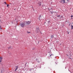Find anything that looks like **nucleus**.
Returning a JSON list of instances; mask_svg holds the SVG:
<instances>
[{
  "instance_id": "1",
  "label": "nucleus",
  "mask_w": 73,
  "mask_h": 73,
  "mask_svg": "<svg viewBox=\"0 0 73 73\" xmlns=\"http://www.w3.org/2000/svg\"><path fill=\"white\" fill-rule=\"evenodd\" d=\"M21 25L22 27H24V26H27V25H26V24L25 23V22L24 23H22L21 24Z\"/></svg>"
},
{
  "instance_id": "2",
  "label": "nucleus",
  "mask_w": 73,
  "mask_h": 73,
  "mask_svg": "<svg viewBox=\"0 0 73 73\" xmlns=\"http://www.w3.org/2000/svg\"><path fill=\"white\" fill-rule=\"evenodd\" d=\"M25 24H26V25H28L29 24H31V21H28V22H25Z\"/></svg>"
},
{
  "instance_id": "3",
  "label": "nucleus",
  "mask_w": 73,
  "mask_h": 73,
  "mask_svg": "<svg viewBox=\"0 0 73 73\" xmlns=\"http://www.w3.org/2000/svg\"><path fill=\"white\" fill-rule=\"evenodd\" d=\"M65 0H61L60 1V3H62V4H64V3H65Z\"/></svg>"
},
{
  "instance_id": "4",
  "label": "nucleus",
  "mask_w": 73,
  "mask_h": 73,
  "mask_svg": "<svg viewBox=\"0 0 73 73\" xmlns=\"http://www.w3.org/2000/svg\"><path fill=\"white\" fill-rule=\"evenodd\" d=\"M36 32L38 33L39 32V28L38 27H37L36 29Z\"/></svg>"
},
{
  "instance_id": "5",
  "label": "nucleus",
  "mask_w": 73,
  "mask_h": 73,
  "mask_svg": "<svg viewBox=\"0 0 73 73\" xmlns=\"http://www.w3.org/2000/svg\"><path fill=\"white\" fill-rule=\"evenodd\" d=\"M38 4L39 5V6H41V4H42V3L41 2L39 1V2L38 3Z\"/></svg>"
},
{
  "instance_id": "6",
  "label": "nucleus",
  "mask_w": 73,
  "mask_h": 73,
  "mask_svg": "<svg viewBox=\"0 0 73 73\" xmlns=\"http://www.w3.org/2000/svg\"><path fill=\"white\" fill-rule=\"evenodd\" d=\"M58 17H59L60 19H61L62 18V16L60 15H59L57 16Z\"/></svg>"
},
{
  "instance_id": "7",
  "label": "nucleus",
  "mask_w": 73,
  "mask_h": 73,
  "mask_svg": "<svg viewBox=\"0 0 73 73\" xmlns=\"http://www.w3.org/2000/svg\"><path fill=\"white\" fill-rule=\"evenodd\" d=\"M42 18H41V15H40L39 16V20H41Z\"/></svg>"
},
{
  "instance_id": "8",
  "label": "nucleus",
  "mask_w": 73,
  "mask_h": 73,
  "mask_svg": "<svg viewBox=\"0 0 73 73\" xmlns=\"http://www.w3.org/2000/svg\"><path fill=\"white\" fill-rule=\"evenodd\" d=\"M69 1V0H66V3H68Z\"/></svg>"
},
{
  "instance_id": "9",
  "label": "nucleus",
  "mask_w": 73,
  "mask_h": 73,
  "mask_svg": "<svg viewBox=\"0 0 73 73\" xmlns=\"http://www.w3.org/2000/svg\"><path fill=\"white\" fill-rule=\"evenodd\" d=\"M18 68V66H17V68H16V69L15 70V72H16V70H17Z\"/></svg>"
},
{
  "instance_id": "10",
  "label": "nucleus",
  "mask_w": 73,
  "mask_h": 73,
  "mask_svg": "<svg viewBox=\"0 0 73 73\" xmlns=\"http://www.w3.org/2000/svg\"><path fill=\"white\" fill-rule=\"evenodd\" d=\"M53 56V54H51L50 55V57H51V56Z\"/></svg>"
},
{
  "instance_id": "11",
  "label": "nucleus",
  "mask_w": 73,
  "mask_h": 73,
  "mask_svg": "<svg viewBox=\"0 0 73 73\" xmlns=\"http://www.w3.org/2000/svg\"><path fill=\"white\" fill-rule=\"evenodd\" d=\"M0 60H3V58H1V57H0Z\"/></svg>"
},
{
  "instance_id": "12",
  "label": "nucleus",
  "mask_w": 73,
  "mask_h": 73,
  "mask_svg": "<svg viewBox=\"0 0 73 73\" xmlns=\"http://www.w3.org/2000/svg\"><path fill=\"white\" fill-rule=\"evenodd\" d=\"M53 37H54V36H53V35H51V38H53Z\"/></svg>"
},
{
  "instance_id": "13",
  "label": "nucleus",
  "mask_w": 73,
  "mask_h": 73,
  "mask_svg": "<svg viewBox=\"0 0 73 73\" xmlns=\"http://www.w3.org/2000/svg\"><path fill=\"white\" fill-rule=\"evenodd\" d=\"M71 27H72V29H73V25H71Z\"/></svg>"
},
{
  "instance_id": "14",
  "label": "nucleus",
  "mask_w": 73,
  "mask_h": 73,
  "mask_svg": "<svg viewBox=\"0 0 73 73\" xmlns=\"http://www.w3.org/2000/svg\"><path fill=\"white\" fill-rule=\"evenodd\" d=\"M27 33H31L29 32H27Z\"/></svg>"
},
{
  "instance_id": "15",
  "label": "nucleus",
  "mask_w": 73,
  "mask_h": 73,
  "mask_svg": "<svg viewBox=\"0 0 73 73\" xmlns=\"http://www.w3.org/2000/svg\"><path fill=\"white\" fill-rule=\"evenodd\" d=\"M8 6H9V5H8V4L7 5V7H8Z\"/></svg>"
},
{
  "instance_id": "16",
  "label": "nucleus",
  "mask_w": 73,
  "mask_h": 73,
  "mask_svg": "<svg viewBox=\"0 0 73 73\" xmlns=\"http://www.w3.org/2000/svg\"><path fill=\"white\" fill-rule=\"evenodd\" d=\"M71 17H73V15H72L71 16Z\"/></svg>"
},
{
  "instance_id": "17",
  "label": "nucleus",
  "mask_w": 73,
  "mask_h": 73,
  "mask_svg": "<svg viewBox=\"0 0 73 73\" xmlns=\"http://www.w3.org/2000/svg\"><path fill=\"white\" fill-rule=\"evenodd\" d=\"M4 3H5V4H7V3H6V2H4Z\"/></svg>"
},
{
  "instance_id": "18",
  "label": "nucleus",
  "mask_w": 73,
  "mask_h": 73,
  "mask_svg": "<svg viewBox=\"0 0 73 73\" xmlns=\"http://www.w3.org/2000/svg\"><path fill=\"white\" fill-rule=\"evenodd\" d=\"M68 34H69V32H68Z\"/></svg>"
},
{
  "instance_id": "19",
  "label": "nucleus",
  "mask_w": 73,
  "mask_h": 73,
  "mask_svg": "<svg viewBox=\"0 0 73 73\" xmlns=\"http://www.w3.org/2000/svg\"><path fill=\"white\" fill-rule=\"evenodd\" d=\"M1 62V60H0V62Z\"/></svg>"
},
{
  "instance_id": "20",
  "label": "nucleus",
  "mask_w": 73,
  "mask_h": 73,
  "mask_svg": "<svg viewBox=\"0 0 73 73\" xmlns=\"http://www.w3.org/2000/svg\"><path fill=\"white\" fill-rule=\"evenodd\" d=\"M48 23H50V21H48Z\"/></svg>"
},
{
  "instance_id": "21",
  "label": "nucleus",
  "mask_w": 73,
  "mask_h": 73,
  "mask_svg": "<svg viewBox=\"0 0 73 73\" xmlns=\"http://www.w3.org/2000/svg\"><path fill=\"white\" fill-rule=\"evenodd\" d=\"M27 63H26V64H27Z\"/></svg>"
}]
</instances>
